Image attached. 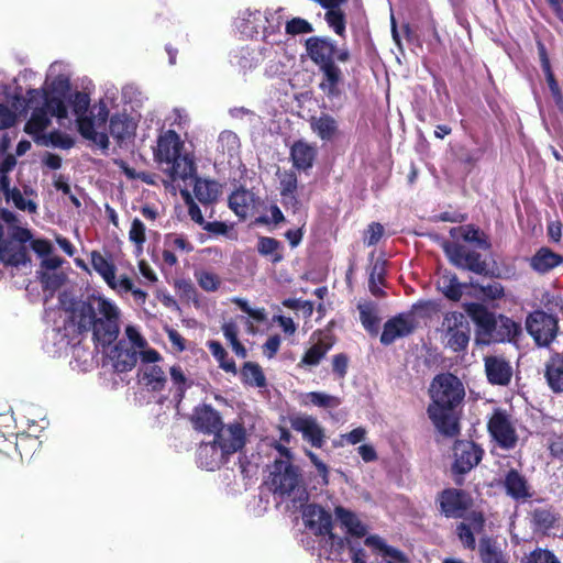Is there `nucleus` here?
Returning <instances> with one entry per match:
<instances>
[{
  "label": "nucleus",
  "mask_w": 563,
  "mask_h": 563,
  "mask_svg": "<svg viewBox=\"0 0 563 563\" xmlns=\"http://www.w3.org/2000/svg\"><path fill=\"white\" fill-rule=\"evenodd\" d=\"M213 444L218 446L224 459L242 451L246 444V430L242 422L234 421L222 427L213 434Z\"/></svg>",
  "instance_id": "nucleus-12"
},
{
  "label": "nucleus",
  "mask_w": 563,
  "mask_h": 563,
  "mask_svg": "<svg viewBox=\"0 0 563 563\" xmlns=\"http://www.w3.org/2000/svg\"><path fill=\"white\" fill-rule=\"evenodd\" d=\"M334 512H335L338 520L341 522V525L343 527L346 528L347 532L351 536H354L357 538L365 537V534L367 532L366 527L362 523V521L357 518V516L353 511H351L342 506H338V507H335Z\"/></svg>",
  "instance_id": "nucleus-39"
},
{
  "label": "nucleus",
  "mask_w": 563,
  "mask_h": 563,
  "mask_svg": "<svg viewBox=\"0 0 563 563\" xmlns=\"http://www.w3.org/2000/svg\"><path fill=\"white\" fill-rule=\"evenodd\" d=\"M68 102L71 106L73 112L76 117L86 114L90 106V97L87 92L75 91L70 95Z\"/></svg>",
  "instance_id": "nucleus-56"
},
{
  "label": "nucleus",
  "mask_w": 563,
  "mask_h": 563,
  "mask_svg": "<svg viewBox=\"0 0 563 563\" xmlns=\"http://www.w3.org/2000/svg\"><path fill=\"white\" fill-rule=\"evenodd\" d=\"M544 378L554 394L563 393V355L554 352L544 363Z\"/></svg>",
  "instance_id": "nucleus-26"
},
{
  "label": "nucleus",
  "mask_w": 563,
  "mask_h": 563,
  "mask_svg": "<svg viewBox=\"0 0 563 563\" xmlns=\"http://www.w3.org/2000/svg\"><path fill=\"white\" fill-rule=\"evenodd\" d=\"M196 277L199 286L206 291H216L221 285L219 276L210 272H201Z\"/></svg>",
  "instance_id": "nucleus-63"
},
{
  "label": "nucleus",
  "mask_w": 563,
  "mask_h": 563,
  "mask_svg": "<svg viewBox=\"0 0 563 563\" xmlns=\"http://www.w3.org/2000/svg\"><path fill=\"white\" fill-rule=\"evenodd\" d=\"M487 431L499 448L511 450L517 445L518 434L507 410L495 408L487 421Z\"/></svg>",
  "instance_id": "nucleus-10"
},
{
  "label": "nucleus",
  "mask_w": 563,
  "mask_h": 563,
  "mask_svg": "<svg viewBox=\"0 0 563 563\" xmlns=\"http://www.w3.org/2000/svg\"><path fill=\"white\" fill-rule=\"evenodd\" d=\"M207 346L209 351L211 352L212 356L217 360L219 363V367L222 368L227 373H231L233 375H236L238 369L236 365L233 358L229 357L228 352L222 346V344L218 341H209L207 343Z\"/></svg>",
  "instance_id": "nucleus-49"
},
{
  "label": "nucleus",
  "mask_w": 563,
  "mask_h": 563,
  "mask_svg": "<svg viewBox=\"0 0 563 563\" xmlns=\"http://www.w3.org/2000/svg\"><path fill=\"white\" fill-rule=\"evenodd\" d=\"M435 506L448 519H465L474 506V499L465 489L448 487L437 494Z\"/></svg>",
  "instance_id": "nucleus-7"
},
{
  "label": "nucleus",
  "mask_w": 563,
  "mask_h": 563,
  "mask_svg": "<svg viewBox=\"0 0 563 563\" xmlns=\"http://www.w3.org/2000/svg\"><path fill=\"white\" fill-rule=\"evenodd\" d=\"M454 462L452 464V473L455 475H464L476 467L484 456L483 448L468 440H457L453 446Z\"/></svg>",
  "instance_id": "nucleus-14"
},
{
  "label": "nucleus",
  "mask_w": 563,
  "mask_h": 563,
  "mask_svg": "<svg viewBox=\"0 0 563 563\" xmlns=\"http://www.w3.org/2000/svg\"><path fill=\"white\" fill-rule=\"evenodd\" d=\"M305 45L309 58L322 74L319 88L329 99L340 97L343 74L335 62H347L350 59L349 51L338 48L331 38L322 36H311L306 40Z\"/></svg>",
  "instance_id": "nucleus-3"
},
{
  "label": "nucleus",
  "mask_w": 563,
  "mask_h": 563,
  "mask_svg": "<svg viewBox=\"0 0 563 563\" xmlns=\"http://www.w3.org/2000/svg\"><path fill=\"white\" fill-rule=\"evenodd\" d=\"M262 54L255 49H251L249 47H244L239 52L236 56V64L240 69L246 74L260 66L262 62Z\"/></svg>",
  "instance_id": "nucleus-50"
},
{
  "label": "nucleus",
  "mask_w": 563,
  "mask_h": 563,
  "mask_svg": "<svg viewBox=\"0 0 563 563\" xmlns=\"http://www.w3.org/2000/svg\"><path fill=\"white\" fill-rule=\"evenodd\" d=\"M386 261L376 260V262L372 265L368 278V288L373 296L377 298H382L386 296V292L378 286L385 285V276H386Z\"/></svg>",
  "instance_id": "nucleus-44"
},
{
  "label": "nucleus",
  "mask_w": 563,
  "mask_h": 563,
  "mask_svg": "<svg viewBox=\"0 0 563 563\" xmlns=\"http://www.w3.org/2000/svg\"><path fill=\"white\" fill-rule=\"evenodd\" d=\"M197 459L199 465L208 471L219 468L221 464L228 462L213 441L200 444Z\"/></svg>",
  "instance_id": "nucleus-33"
},
{
  "label": "nucleus",
  "mask_w": 563,
  "mask_h": 563,
  "mask_svg": "<svg viewBox=\"0 0 563 563\" xmlns=\"http://www.w3.org/2000/svg\"><path fill=\"white\" fill-rule=\"evenodd\" d=\"M109 132L118 142H123L134 135L135 124L126 114L117 113L110 119Z\"/></svg>",
  "instance_id": "nucleus-37"
},
{
  "label": "nucleus",
  "mask_w": 563,
  "mask_h": 563,
  "mask_svg": "<svg viewBox=\"0 0 563 563\" xmlns=\"http://www.w3.org/2000/svg\"><path fill=\"white\" fill-rule=\"evenodd\" d=\"M77 128L80 135L89 141H97V132L95 129V121L92 117L86 114L77 117Z\"/></svg>",
  "instance_id": "nucleus-59"
},
{
  "label": "nucleus",
  "mask_w": 563,
  "mask_h": 563,
  "mask_svg": "<svg viewBox=\"0 0 563 563\" xmlns=\"http://www.w3.org/2000/svg\"><path fill=\"white\" fill-rule=\"evenodd\" d=\"M462 238L465 242L474 243L483 251H489L492 249L488 235L474 225H468Z\"/></svg>",
  "instance_id": "nucleus-52"
},
{
  "label": "nucleus",
  "mask_w": 563,
  "mask_h": 563,
  "mask_svg": "<svg viewBox=\"0 0 563 563\" xmlns=\"http://www.w3.org/2000/svg\"><path fill=\"white\" fill-rule=\"evenodd\" d=\"M311 130L323 141H330L338 132V123L333 117L322 113L310 121Z\"/></svg>",
  "instance_id": "nucleus-40"
},
{
  "label": "nucleus",
  "mask_w": 563,
  "mask_h": 563,
  "mask_svg": "<svg viewBox=\"0 0 563 563\" xmlns=\"http://www.w3.org/2000/svg\"><path fill=\"white\" fill-rule=\"evenodd\" d=\"M366 429L363 427H357L352 431L341 434L338 441H334V446H344L346 444H357L365 440Z\"/></svg>",
  "instance_id": "nucleus-60"
},
{
  "label": "nucleus",
  "mask_w": 563,
  "mask_h": 563,
  "mask_svg": "<svg viewBox=\"0 0 563 563\" xmlns=\"http://www.w3.org/2000/svg\"><path fill=\"white\" fill-rule=\"evenodd\" d=\"M137 377L147 391L159 393L167 384L165 371L157 364L142 365L139 368Z\"/></svg>",
  "instance_id": "nucleus-24"
},
{
  "label": "nucleus",
  "mask_w": 563,
  "mask_h": 563,
  "mask_svg": "<svg viewBox=\"0 0 563 563\" xmlns=\"http://www.w3.org/2000/svg\"><path fill=\"white\" fill-rule=\"evenodd\" d=\"M306 404L313 405L319 408H336L340 406L341 400L336 396H332L321 391H310L306 394Z\"/></svg>",
  "instance_id": "nucleus-51"
},
{
  "label": "nucleus",
  "mask_w": 563,
  "mask_h": 563,
  "mask_svg": "<svg viewBox=\"0 0 563 563\" xmlns=\"http://www.w3.org/2000/svg\"><path fill=\"white\" fill-rule=\"evenodd\" d=\"M70 90L69 79L63 76L55 78L48 89H43V106L45 110L57 119H66L68 115L64 99Z\"/></svg>",
  "instance_id": "nucleus-15"
},
{
  "label": "nucleus",
  "mask_w": 563,
  "mask_h": 563,
  "mask_svg": "<svg viewBox=\"0 0 563 563\" xmlns=\"http://www.w3.org/2000/svg\"><path fill=\"white\" fill-rule=\"evenodd\" d=\"M164 247H169L173 251L179 250L185 253H191L194 251L191 242L184 234L178 233L165 234Z\"/></svg>",
  "instance_id": "nucleus-54"
},
{
  "label": "nucleus",
  "mask_w": 563,
  "mask_h": 563,
  "mask_svg": "<svg viewBox=\"0 0 563 563\" xmlns=\"http://www.w3.org/2000/svg\"><path fill=\"white\" fill-rule=\"evenodd\" d=\"M169 373L173 383V398L175 401L180 402L185 398L187 389L192 386V382L186 377L179 365L172 366Z\"/></svg>",
  "instance_id": "nucleus-47"
},
{
  "label": "nucleus",
  "mask_w": 563,
  "mask_h": 563,
  "mask_svg": "<svg viewBox=\"0 0 563 563\" xmlns=\"http://www.w3.org/2000/svg\"><path fill=\"white\" fill-rule=\"evenodd\" d=\"M297 176L295 173H287L280 180V196L296 201L295 192L297 190Z\"/></svg>",
  "instance_id": "nucleus-61"
},
{
  "label": "nucleus",
  "mask_w": 563,
  "mask_h": 563,
  "mask_svg": "<svg viewBox=\"0 0 563 563\" xmlns=\"http://www.w3.org/2000/svg\"><path fill=\"white\" fill-rule=\"evenodd\" d=\"M475 289H477L484 298L489 300H498L505 296V288L498 282H493L488 285H473Z\"/></svg>",
  "instance_id": "nucleus-58"
},
{
  "label": "nucleus",
  "mask_w": 563,
  "mask_h": 563,
  "mask_svg": "<svg viewBox=\"0 0 563 563\" xmlns=\"http://www.w3.org/2000/svg\"><path fill=\"white\" fill-rule=\"evenodd\" d=\"M443 251L448 256L450 263L455 267L475 273L483 276H493L488 268V264L482 254L470 250L463 244L445 242Z\"/></svg>",
  "instance_id": "nucleus-8"
},
{
  "label": "nucleus",
  "mask_w": 563,
  "mask_h": 563,
  "mask_svg": "<svg viewBox=\"0 0 563 563\" xmlns=\"http://www.w3.org/2000/svg\"><path fill=\"white\" fill-rule=\"evenodd\" d=\"M218 144L223 153L232 155L240 147V139L233 131L224 130L219 134Z\"/></svg>",
  "instance_id": "nucleus-57"
},
{
  "label": "nucleus",
  "mask_w": 563,
  "mask_h": 563,
  "mask_svg": "<svg viewBox=\"0 0 563 563\" xmlns=\"http://www.w3.org/2000/svg\"><path fill=\"white\" fill-rule=\"evenodd\" d=\"M537 48H538V55H539L541 68L545 75V79H547L551 96L554 100L555 106L560 110H563V92H562L560 85L554 76L553 70H552L547 47L543 42L538 41Z\"/></svg>",
  "instance_id": "nucleus-23"
},
{
  "label": "nucleus",
  "mask_w": 563,
  "mask_h": 563,
  "mask_svg": "<svg viewBox=\"0 0 563 563\" xmlns=\"http://www.w3.org/2000/svg\"><path fill=\"white\" fill-rule=\"evenodd\" d=\"M360 320L364 329L372 335H376L379 331V317L374 302L358 303Z\"/></svg>",
  "instance_id": "nucleus-42"
},
{
  "label": "nucleus",
  "mask_w": 563,
  "mask_h": 563,
  "mask_svg": "<svg viewBox=\"0 0 563 563\" xmlns=\"http://www.w3.org/2000/svg\"><path fill=\"white\" fill-rule=\"evenodd\" d=\"M243 384L254 387H265L266 377L262 367L254 362H245L240 371Z\"/></svg>",
  "instance_id": "nucleus-48"
},
{
  "label": "nucleus",
  "mask_w": 563,
  "mask_h": 563,
  "mask_svg": "<svg viewBox=\"0 0 563 563\" xmlns=\"http://www.w3.org/2000/svg\"><path fill=\"white\" fill-rule=\"evenodd\" d=\"M290 427L292 430L301 433L302 439L313 448L321 449L327 442L323 427L312 416H294L290 418Z\"/></svg>",
  "instance_id": "nucleus-16"
},
{
  "label": "nucleus",
  "mask_w": 563,
  "mask_h": 563,
  "mask_svg": "<svg viewBox=\"0 0 563 563\" xmlns=\"http://www.w3.org/2000/svg\"><path fill=\"white\" fill-rule=\"evenodd\" d=\"M562 264L563 256L547 246L540 247L530 258V267L534 272L542 275L549 273Z\"/></svg>",
  "instance_id": "nucleus-27"
},
{
  "label": "nucleus",
  "mask_w": 563,
  "mask_h": 563,
  "mask_svg": "<svg viewBox=\"0 0 563 563\" xmlns=\"http://www.w3.org/2000/svg\"><path fill=\"white\" fill-rule=\"evenodd\" d=\"M485 374L488 383L496 386H508L512 378L510 362L503 355L484 357Z\"/></svg>",
  "instance_id": "nucleus-18"
},
{
  "label": "nucleus",
  "mask_w": 563,
  "mask_h": 563,
  "mask_svg": "<svg viewBox=\"0 0 563 563\" xmlns=\"http://www.w3.org/2000/svg\"><path fill=\"white\" fill-rule=\"evenodd\" d=\"M526 563H560L553 552L549 550L537 549L527 558Z\"/></svg>",
  "instance_id": "nucleus-64"
},
{
  "label": "nucleus",
  "mask_w": 563,
  "mask_h": 563,
  "mask_svg": "<svg viewBox=\"0 0 563 563\" xmlns=\"http://www.w3.org/2000/svg\"><path fill=\"white\" fill-rule=\"evenodd\" d=\"M442 339L455 353L464 352L471 340V327L463 312L448 311L441 322Z\"/></svg>",
  "instance_id": "nucleus-6"
},
{
  "label": "nucleus",
  "mask_w": 563,
  "mask_h": 563,
  "mask_svg": "<svg viewBox=\"0 0 563 563\" xmlns=\"http://www.w3.org/2000/svg\"><path fill=\"white\" fill-rule=\"evenodd\" d=\"M462 308L475 325L478 345L514 342L521 334V324L510 317L490 311L481 302H464Z\"/></svg>",
  "instance_id": "nucleus-4"
},
{
  "label": "nucleus",
  "mask_w": 563,
  "mask_h": 563,
  "mask_svg": "<svg viewBox=\"0 0 563 563\" xmlns=\"http://www.w3.org/2000/svg\"><path fill=\"white\" fill-rule=\"evenodd\" d=\"M184 143L178 133L174 130H167L157 139V146L154 150L155 161L158 163H170L180 154Z\"/></svg>",
  "instance_id": "nucleus-20"
},
{
  "label": "nucleus",
  "mask_w": 563,
  "mask_h": 563,
  "mask_svg": "<svg viewBox=\"0 0 563 563\" xmlns=\"http://www.w3.org/2000/svg\"><path fill=\"white\" fill-rule=\"evenodd\" d=\"M0 262L7 266L19 267L30 262V256L24 245H19L13 241H3L0 243Z\"/></svg>",
  "instance_id": "nucleus-29"
},
{
  "label": "nucleus",
  "mask_w": 563,
  "mask_h": 563,
  "mask_svg": "<svg viewBox=\"0 0 563 563\" xmlns=\"http://www.w3.org/2000/svg\"><path fill=\"white\" fill-rule=\"evenodd\" d=\"M90 262L93 269L103 278L107 285L117 289L115 265L98 251L91 252Z\"/></svg>",
  "instance_id": "nucleus-35"
},
{
  "label": "nucleus",
  "mask_w": 563,
  "mask_h": 563,
  "mask_svg": "<svg viewBox=\"0 0 563 563\" xmlns=\"http://www.w3.org/2000/svg\"><path fill=\"white\" fill-rule=\"evenodd\" d=\"M503 486L507 496L514 500L526 501L532 497L528 479L518 470L510 468L503 481Z\"/></svg>",
  "instance_id": "nucleus-21"
},
{
  "label": "nucleus",
  "mask_w": 563,
  "mask_h": 563,
  "mask_svg": "<svg viewBox=\"0 0 563 563\" xmlns=\"http://www.w3.org/2000/svg\"><path fill=\"white\" fill-rule=\"evenodd\" d=\"M110 357L115 372L126 373L136 365L137 352L133 346H130L129 342L120 340L111 350Z\"/></svg>",
  "instance_id": "nucleus-22"
},
{
  "label": "nucleus",
  "mask_w": 563,
  "mask_h": 563,
  "mask_svg": "<svg viewBox=\"0 0 563 563\" xmlns=\"http://www.w3.org/2000/svg\"><path fill=\"white\" fill-rule=\"evenodd\" d=\"M253 200V195L246 190L245 188L241 187L236 190H234L228 199L230 209L240 218L245 219L249 209L250 203Z\"/></svg>",
  "instance_id": "nucleus-43"
},
{
  "label": "nucleus",
  "mask_w": 563,
  "mask_h": 563,
  "mask_svg": "<svg viewBox=\"0 0 563 563\" xmlns=\"http://www.w3.org/2000/svg\"><path fill=\"white\" fill-rule=\"evenodd\" d=\"M526 329L537 345L549 346L558 334V319L543 310H534L527 316Z\"/></svg>",
  "instance_id": "nucleus-9"
},
{
  "label": "nucleus",
  "mask_w": 563,
  "mask_h": 563,
  "mask_svg": "<svg viewBox=\"0 0 563 563\" xmlns=\"http://www.w3.org/2000/svg\"><path fill=\"white\" fill-rule=\"evenodd\" d=\"M529 519L534 532L547 533L554 528L558 514L552 506L536 507L529 512Z\"/></svg>",
  "instance_id": "nucleus-31"
},
{
  "label": "nucleus",
  "mask_w": 563,
  "mask_h": 563,
  "mask_svg": "<svg viewBox=\"0 0 563 563\" xmlns=\"http://www.w3.org/2000/svg\"><path fill=\"white\" fill-rule=\"evenodd\" d=\"M286 33L290 35H298L310 33L313 31L312 25L305 19L292 18L286 23Z\"/></svg>",
  "instance_id": "nucleus-62"
},
{
  "label": "nucleus",
  "mask_w": 563,
  "mask_h": 563,
  "mask_svg": "<svg viewBox=\"0 0 563 563\" xmlns=\"http://www.w3.org/2000/svg\"><path fill=\"white\" fill-rule=\"evenodd\" d=\"M319 339L302 355L297 364L299 368H310L318 366L325 357L327 353L335 344V338L330 332L318 331Z\"/></svg>",
  "instance_id": "nucleus-19"
},
{
  "label": "nucleus",
  "mask_w": 563,
  "mask_h": 563,
  "mask_svg": "<svg viewBox=\"0 0 563 563\" xmlns=\"http://www.w3.org/2000/svg\"><path fill=\"white\" fill-rule=\"evenodd\" d=\"M474 529L466 522H459L456 525V536L463 547L467 550L474 551L476 549V539L474 536Z\"/></svg>",
  "instance_id": "nucleus-55"
},
{
  "label": "nucleus",
  "mask_w": 563,
  "mask_h": 563,
  "mask_svg": "<svg viewBox=\"0 0 563 563\" xmlns=\"http://www.w3.org/2000/svg\"><path fill=\"white\" fill-rule=\"evenodd\" d=\"M290 159L292 166L298 170H308L313 166L318 151L316 146L306 141L298 140L290 147Z\"/></svg>",
  "instance_id": "nucleus-25"
},
{
  "label": "nucleus",
  "mask_w": 563,
  "mask_h": 563,
  "mask_svg": "<svg viewBox=\"0 0 563 563\" xmlns=\"http://www.w3.org/2000/svg\"><path fill=\"white\" fill-rule=\"evenodd\" d=\"M257 253L267 258L272 264H278L284 261L285 247L283 243L272 236H258L256 244Z\"/></svg>",
  "instance_id": "nucleus-34"
},
{
  "label": "nucleus",
  "mask_w": 563,
  "mask_h": 563,
  "mask_svg": "<svg viewBox=\"0 0 563 563\" xmlns=\"http://www.w3.org/2000/svg\"><path fill=\"white\" fill-rule=\"evenodd\" d=\"M435 303L431 300H421L411 306L407 312H400L388 319L380 334V343L385 346L393 344L397 339L412 334L419 325L416 313L419 311L430 312L434 310Z\"/></svg>",
  "instance_id": "nucleus-5"
},
{
  "label": "nucleus",
  "mask_w": 563,
  "mask_h": 563,
  "mask_svg": "<svg viewBox=\"0 0 563 563\" xmlns=\"http://www.w3.org/2000/svg\"><path fill=\"white\" fill-rule=\"evenodd\" d=\"M431 402L427 413L434 428L445 438H456L461 433L462 402L465 389L453 374L437 375L430 388Z\"/></svg>",
  "instance_id": "nucleus-2"
},
{
  "label": "nucleus",
  "mask_w": 563,
  "mask_h": 563,
  "mask_svg": "<svg viewBox=\"0 0 563 563\" xmlns=\"http://www.w3.org/2000/svg\"><path fill=\"white\" fill-rule=\"evenodd\" d=\"M465 284L459 282L455 274L443 275L438 282V289L451 301L457 302L463 296Z\"/></svg>",
  "instance_id": "nucleus-41"
},
{
  "label": "nucleus",
  "mask_w": 563,
  "mask_h": 563,
  "mask_svg": "<svg viewBox=\"0 0 563 563\" xmlns=\"http://www.w3.org/2000/svg\"><path fill=\"white\" fill-rule=\"evenodd\" d=\"M64 336L69 342H79L84 334L91 332L97 346L103 349L113 344L120 334L121 311L110 299L91 294L81 300H73L66 309Z\"/></svg>",
  "instance_id": "nucleus-1"
},
{
  "label": "nucleus",
  "mask_w": 563,
  "mask_h": 563,
  "mask_svg": "<svg viewBox=\"0 0 563 563\" xmlns=\"http://www.w3.org/2000/svg\"><path fill=\"white\" fill-rule=\"evenodd\" d=\"M302 516L306 527L309 528L316 536H328L332 544H338L340 548L343 547L344 540L336 537L332 532V515L322 506L317 504H309L303 509Z\"/></svg>",
  "instance_id": "nucleus-13"
},
{
  "label": "nucleus",
  "mask_w": 563,
  "mask_h": 563,
  "mask_svg": "<svg viewBox=\"0 0 563 563\" xmlns=\"http://www.w3.org/2000/svg\"><path fill=\"white\" fill-rule=\"evenodd\" d=\"M51 124L48 112L45 108L35 107L24 126L27 134L38 137L41 133Z\"/></svg>",
  "instance_id": "nucleus-45"
},
{
  "label": "nucleus",
  "mask_w": 563,
  "mask_h": 563,
  "mask_svg": "<svg viewBox=\"0 0 563 563\" xmlns=\"http://www.w3.org/2000/svg\"><path fill=\"white\" fill-rule=\"evenodd\" d=\"M300 474L298 468L284 460H276L269 481L266 482L271 492L282 497L289 496L298 486Z\"/></svg>",
  "instance_id": "nucleus-11"
},
{
  "label": "nucleus",
  "mask_w": 563,
  "mask_h": 563,
  "mask_svg": "<svg viewBox=\"0 0 563 563\" xmlns=\"http://www.w3.org/2000/svg\"><path fill=\"white\" fill-rule=\"evenodd\" d=\"M189 420L192 428L203 434H214L223 424L221 413L210 404L196 406Z\"/></svg>",
  "instance_id": "nucleus-17"
},
{
  "label": "nucleus",
  "mask_w": 563,
  "mask_h": 563,
  "mask_svg": "<svg viewBox=\"0 0 563 563\" xmlns=\"http://www.w3.org/2000/svg\"><path fill=\"white\" fill-rule=\"evenodd\" d=\"M347 1L349 0H324L323 3V9L327 10L324 20L339 36H343L346 29L345 13L340 9V5Z\"/></svg>",
  "instance_id": "nucleus-30"
},
{
  "label": "nucleus",
  "mask_w": 563,
  "mask_h": 563,
  "mask_svg": "<svg viewBox=\"0 0 563 563\" xmlns=\"http://www.w3.org/2000/svg\"><path fill=\"white\" fill-rule=\"evenodd\" d=\"M266 21L267 18L260 10L247 9L243 12L239 29L245 36L254 37L260 33L261 29H265L264 23Z\"/></svg>",
  "instance_id": "nucleus-38"
},
{
  "label": "nucleus",
  "mask_w": 563,
  "mask_h": 563,
  "mask_svg": "<svg viewBox=\"0 0 563 563\" xmlns=\"http://www.w3.org/2000/svg\"><path fill=\"white\" fill-rule=\"evenodd\" d=\"M194 194L202 205H210L217 201L220 194L219 184L216 180L194 177Z\"/></svg>",
  "instance_id": "nucleus-36"
},
{
  "label": "nucleus",
  "mask_w": 563,
  "mask_h": 563,
  "mask_svg": "<svg viewBox=\"0 0 563 563\" xmlns=\"http://www.w3.org/2000/svg\"><path fill=\"white\" fill-rule=\"evenodd\" d=\"M167 164L169 167L165 172L169 175L172 181L194 179L197 176L196 164L188 155H181L180 153Z\"/></svg>",
  "instance_id": "nucleus-32"
},
{
  "label": "nucleus",
  "mask_w": 563,
  "mask_h": 563,
  "mask_svg": "<svg viewBox=\"0 0 563 563\" xmlns=\"http://www.w3.org/2000/svg\"><path fill=\"white\" fill-rule=\"evenodd\" d=\"M4 449H0V473H5L11 470L13 461L10 456V450L14 449L21 456L23 457L22 449H24L29 443L34 445L36 443V439L30 437L29 434H16L15 442L12 443L7 439H3Z\"/></svg>",
  "instance_id": "nucleus-28"
},
{
  "label": "nucleus",
  "mask_w": 563,
  "mask_h": 563,
  "mask_svg": "<svg viewBox=\"0 0 563 563\" xmlns=\"http://www.w3.org/2000/svg\"><path fill=\"white\" fill-rule=\"evenodd\" d=\"M482 155L483 151L481 148L467 150L461 147L457 153V162L463 165L465 172L470 174L482 158Z\"/></svg>",
  "instance_id": "nucleus-53"
},
{
  "label": "nucleus",
  "mask_w": 563,
  "mask_h": 563,
  "mask_svg": "<svg viewBox=\"0 0 563 563\" xmlns=\"http://www.w3.org/2000/svg\"><path fill=\"white\" fill-rule=\"evenodd\" d=\"M478 551L483 563H507L496 541L489 537L479 539Z\"/></svg>",
  "instance_id": "nucleus-46"
}]
</instances>
